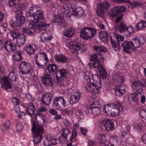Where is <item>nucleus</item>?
I'll list each match as a JSON object with an SVG mask.
<instances>
[{"label":"nucleus","mask_w":146,"mask_h":146,"mask_svg":"<svg viewBox=\"0 0 146 146\" xmlns=\"http://www.w3.org/2000/svg\"><path fill=\"white\" fill-rule=\"evenodd\" d=\"M28 19L34 23H40L31 27V28L35 32H39L46 29V23L43 17V13L41 10H37L34 13L33 15L28 17Z\"/></svg>","instance_id":"obj_1"},{"label":"nucleus","mask_w":146,"mask_h":146,"mask_svg":"<svg viewBox=\"0 0 146 146\" xmlns=\"http://www.w3.org/2000/svg\"><path fill=\"white\" fill-rule=\"evenodd\" d=\"M31 131L33 133L34 144L35 145H38L43 138L42 135L44 132L43 126L36 124L34 121L33 122Z\"/></svg>","instance_id":"obj_2"},{"label":"nucleus","mask_w":146,"mask_h":146,"mask_svg":"<svg viewBox=\"0 0 146 146\" xmlns=\"http://www.w3.org/2000/svg\"><path fill=\"white\" fill-rule=\"evenodd\" d=\"M92 78L93 82L87 84L85 86V88L87 91L94 95L99 93V90L101 86V80L100 76L97 74L93 75Z\"/></svg>","instance_id":"obj_3"},{"label":"nucleus","mask_w":146,"mask_h":146,"mask_svg":"<svg viewBox=\"0 0 146 146\" xmlns=\"http://www.w3.org/2000/svg\"><path fill=\"white\" fill-rule=\"evenodd\" d=\"M68 73V70L65 69L58 70L55 73L56 78L54 79V82L56 83L58 86L60 87L65 85L63 78H66Z\"/></svg>","instance_id":"obj_4"},{"label":"nucleus","mask_w":146,"mask_h":146,"mask_svg":"<svg viewBox=\"0 0 146 146\" xmlns=\"http://www.w3.org/2000/svg\"><path fill=\"white\" fill-rule=\"evenodd\" d=\"M25 4L20 5L15 7L13 11L16 13L15 19L21 26L25 22V18L23 15V11L25 9Z\"/></svg>","instance_id":"obj_5"},{"label":"nucleus","mask_w":146,"mask_h":146,"mask_svg":"<svg viewBox=\"0 0 146 146\" xmlns=\"http://www.w3.org/2000/svg\"><path fill=\"white\" fill-rule=\"evenodd\" d=\"M96 31L91 27H86L81 29L80 36L84 39H90L93 37Z\"/></svg>","instance_id":"obj_6"},{"label":"nucleus","mask_w":146,"mask_h":146,"mask_svg":"<svg viewBox=\"0 0 146 146\" xmlns=\"http://www.w3.org/2000/svg\"><path fill=\"white\" fill-rule=\"evenodd\" d=\"M119 32L123 33L126 37L131 36L134 31L132 27H127L126 25L123 22H121L118 27Z\"/></svg>","instance_id":"obj_7"},{"label":"nucleus","mask_w":146,"mask_h":146,"mask_svg":"<svg viewBox=\"0 0 146 146\" xmlns=\"http://www.w3.org/2000/svg\"><path fill=\"white\" fill-rule=\"evenodd\" d=\"M19 65V70L22 74L31 75L33 72V68L30 63L25 62H22Z\"/></svg>","instance_id":"obj_8"},{"label":"nucleus","mask_w":146,"mask_h":146,"mask_svg":"<svg viewBox=\"0 0 146 146\" xmlns=\"http://www.w3.org/2000/svg\"><path fill=\"white\" fill-rule=\"evenodd\" d=\"M62 12L61 14L62 15V16L65 17L68 19L74 13V9L71 4H65L63 5V8L62 9Z\"/></svg>","instance_id":"obj_9"},{"label":"nucleus","mask_w":146,"mask_h":146,"mask_svg":"<svg viewBox=\"0 0 146 146\" xmlns=\"http://www.w3.org/2000/svg\"><path fill=\"white\" fill-rule=\"evenodd\" d=\"M100 128L103 130L110 131L114 128L113 122L109 119H104L100 123Z\"/></svg>","instance_id":"obj_10"},{"label":"nucleus","mask_w":146,"mask_h":146,"mask_svg":"<svg viewBox=\"0 0 146 146\" xmlns=\"http://www.w3.org/2000/svg\"><path fill=\"white\" fill-rule=\"evenodd\" d=\"M113 106L112 109V116L118 115L120 112H123L125 109V107L119 102H116Z\"/></svg>","instance_id":"obj_11"},{"label":"nucleus","mask_w":146,"mask_h":146,"mask_svg":"<svg viewBox=\"0 0 146 146\" xmlns=\"http://www.w3.org/2000/svg\"><path fill=\"white\" fill-rule=\"evenodd\" d=\"M90 61L88 65L90 68H95L101 64L100 62L99 58L96 54H94L91 56Z\"/></svg>","instance_id":"obj_12"},{"label":"nucleus","mask_w":146,"mask_h":146,"mask_svg":"<svg viewBox=\"0 0 146 146\" xmlns=\"http://www.w3.org/2000/svg\"><path fill=\"white\" fill-rule=\"evenodd\" d=\"M41 79L42 83L45 86L48 87L53 86V82L52 80V76L50 74H45L43 76L41 77Z\"/></svg>","instance_id":"obj_13"},{"label":"nucleus","mask_w":146,"mask_h":146,"mask_svg":"<svg viewBox=\"0 0 146 146\" xmlns=\"http://www.w3.org/2000/svg\"><path fill=\"white\" fill-rule=\"evenodd\" d=\"M131 41L133 43V45L134 49L142 46L145 41L144 38L141 36L139 37H135Z\"/></svg>","instance_id":"obj_14"},{"label":"nucleus","mask_w":146,"mask_h":146,"mask_svg":"<svg viewBox=\"0 0 146 146\" xmlns=\"http://www.w3.org/2000/svg\"><path fill=\"white\" fill-rule=\"evenodd\" d=\"M53 98V94L47 92L43 94L41 99L42 103L46 105H48L51 102Z\"/></svg>","instance_id":"obj_15"},{"label":"nucleus","mask_w":146,"mask_h":146,"mask_svg":"<svg viewBox=\"0 0 146 146\" xmlns=\"http://www.w3.org/2000/svg\"><path fill=\"white\" fill-rule=\"evenodd\" d=\"M5 50L7 52H13L16 49V44L13 43L10 41L4 40V46Z\"/></svg>","instance_id":"obj_16"},{"label":"nucleus","mask_w":146,"mask_h":146,"mask_svg":"<svg viewBox=\"0 0 146 146\" xmlns=\"http://www.w3.org/2000/svg\"><path fill=\"white\" fill-rule=\"evenodd\" d=\"M126 9L123 6L118 7L117 6L111 9V16L112 17H116L118 15L122 14L121 13L125 11Z\"/></svg>","instance_id":"obj_17"},{"label":"nucleus","mask_w":146,"mask_h":146,"mask_svg":"<svg viewBox=\"0 0 146 146\" xmlns=\"http://www.w3.org/2000/svg\"><path fill=\"white\" fill-rule=\"evenodd\" d=\"M133 44L131 41H124L121 44V46L123 48V51L127 53H130L131 50H134Z\"/></svg>","instance_id":"obj_18"},{"label":"nucleus","mask_w":146,"mask_h":146,"mask_svg":"<svg viewBox=\"0 0 146 146\" xmlns=\"http://www.w3.org/2000/svg\"><path fill=\"white\" fill-rule=\"evenodd\" d=\"M61 135L59 138V140L60 141H65L66 140L68 135L70 133L69 129L67 128H63L60 131Z\"/></svg>","instance_id":"obj_19"},{"label":"nucleus","mask_w":146,"mask_h":146,"mask_svg":"<svg viewBox=\"0 0 146 146\" xmlns=\"http://www.w3.org/2000/svg\"><path fill=\"white\" fill-rule=\"evenodd\" d=\"M62 15L61 14L60 16L58 15L55 16L53 19V21L54 22H59L60 23V26L62 27H66L67 23L64 20V16H62Z\"/></svg>","instance_id":"obj_20"},{"label":"nucleus","mask_w":146,"mask_h":146,"mask_svg":"<svg viewBox=\"0 0 146 146\" xmlns=\"http://www.w3.org/2000/svg\"><path fill=\"white\" fill-rule=\"evenodd\" d=\"M81 97V93L80 92H74L70 98V102L71 104H73L78 102Z\"/></svg>","instance_id":"obj_21"},{"label":"nucleus","mask_w":146,"mask_h":146,"mask_svg":"<svg viewBox=\"0 0 146 146\" xmlns=\"http://www.w3.org/2000/svg\"><path fill=\"white\" fill-rule=\"evenodd\" d=\"M1 81L3 83V87L5 90L7 91L8 89H12V86L7 76L2 77Z\"/></svg>","instance_id":"obj_22"},{"label":"nucleus","mask_w":146,"mask_h":146,"mask_svg":"<svg viewBox=\"0 0 146 146\" xmlns=\"http://www.w3.org/2000/svg\"><path fill=\"white\" fill-rule=\"evenodd\" d=\"M126 87L123 85L118 86L116 87L115 91L117 95L119 96H123L125 92Z\"/></svg>","instance_id":"obj_23"},{"label":"nucleus","mask_w":146,"mask_h":146,"mask_svg":"<svg viewBox=\"0 0 146 146\" xmlns=\"http://www.w3.org/2000/svg\"><path fill=\"white\" fill-rule=\"evenodd\" d=\"M54 59L57 62L66 63L68 62V57L63 54H57L54 57Z\"/></svg>","instance_id":"obj_24"},{"label":"nucleus","mask_w":146,"mask_h":146,"mask_svg":"<svg viewBox=\"0 0 146 146\" xmlns=\"http://www.w3.org/2000/svg\"><path fill=\"white\" fill-rule=\"evenodd\" d=\"M112 79L113 81L117 83H121L124 80V77L119 72L115 73L112 76Z\"/></svg>","instance_id":"obj_25"},{"label":"nucleus","mask_w":146,"mask_h":146,"mask_svg":"<svg viewBox=\"0 0 146 146\" xmlns=\"http://www.w3.org/2000/svg\"><path fill=\"white\" fill-rule=\"evenodd\" d=\"M99 73V74L102 78L104 79L106 78L107 74V73L104 68L103 66L101 64L97 67Z\"/></svg>","instance_id":"obj_26"},{"label":"nucleus","mask_w":146,"mask_h":146,"mask_svg":"<svg viewBox=\"0 0 146 146\" xmlns=\"http://www.w3.org/2000/svg\"><path fill=\"white\" fill-rule=\"evenodd\" d=\"M60 103H62L64 106L66 105V102L63 96L57 97L53 100V104L54 106H58Z\"/></svg>","instance_id":"obj_27"},{"label":"nucleus","mask_w":146,"mask_h":146,"mask_svg":"<svg viewBox=\"0 0 146 146\" xmlns=\"http://www.w3.org/2000/svg\"><path fill=\"white\" fill-rule=\"evenodd\" d=\"M114 107L113 104H107L104 108L106 114L109 116H112V109Z\"/></svg>","instance_id":"obj_28"},{"label":"nucleus","mask_w":146,"mask_h":146,"mask_svg":"<svg viewBox=\"0 0 146 146\" xmlns=\"http://www.w3.org/2000/svg\"><path fill=\"white\" fill-rule=\"evenodd\" d=\"M46 70L50 74H53L55 73L58 70L56 65L55 64H50L47 66Z\"/></svg>","instance_id":"obj_29"},{"label":"nucleus","mask_w":146,"mask_h":146,"mask_svg":"<svg viewBox=\"0 0 146 146\" xmlns=\"http://www.w3.org/2000/svg\"><path fill=\"white\" fill-rule=\"evenodd\" d=\"M8 78L11 82H12V84L15 86H19V83L17 80V78H16L15 74L12 73H9V74Z\"/></svg>","instance_id":"obj_30"},{"label":"nucleus","mask_w":146,"mask_h":146,"mask_svg":"<svg viewBox=\"0 0 146 146\" xmlns=\"http://www.w3.org/2000/svg\"><path fill=\"white\" fill-rule=\"evenodd\" d=\"M36 64L37 65L38 67L40 68H43L46 66L47 62L48 61V59H44L43 58L40 59L39 61H38L37 59L35 60Z\"/></svg>","instance_id":"obj_31"},{"label":"nucleus","mask_w":146,"mask_h":146,"mask_svg":"<svg viewBox=\"0 0 146 146\" xmlns=\"http://www.w3.org/2000/svg\"><path fill=\"white\" fill-rule=\"evenodd\" d=\"M26 39V36L22 33L20 34L17 39V43L18 42L19 45H23L25 43Z\"/></svg>","instance_id":"obj_32"},{"label":"nucleus","mask_w":146,"mask_h":146,"mask_svg":"<svg viewBox=\"0 0 146 146\" xmlns=\"http://www.w3.org/2000/svg\"><path fill=\"white\" fill-rule=\"evenodd\" d=\"M35 108L33 105H29L26 108V113L27 115L31 116L35 113Z\"/></svg>","instance_id":"obj_33"},{"label":"nucleus","mask_w":146,"mask_h":146,"mask_svg":"<svg viewBox=\"0 0 146 146\" xmlns=\"http://www.w3.org/2000/svg\"><path fill=\"white\" fill-rule=\"evenodd\" d=\"M100 39L104 42L108 41L109 35L108 33L105 31H102L100 32L99 35Z\"/></svg>","instance_id":"obj_34"},{"label":"nucleus","mask_w":146,"mask_h":146,"mask_svg":"<svg viewBox=\"0 0 146 146\" xmlns=\"http://www.w3.org/2000/svg\"><path fill=\"white\" fill-rule=\"evenodd\" d=\"M77 133V129L76 128L74 129L72 131V135L70 139V143L67 144V146H72V142L75 141Z\"/></svg>","instance_id":"obj_35"},{"label":"nucleus","mask_w":146,"mask_h":146,"mask_svg":"<svg viewBox=\"0 0 146 146\" xmlns=\"http://www.w3.org/2000/svg\"><path fill=\"white\" fill-rule=\"evenodd\" d=\"M88 110L89 113L94 115H98L101 112V108L90 107Z\"/></svg>","instance_id":"obj_36"},{"label":"nucleus","mask_w":146,"mask_h":146,"mask_svg":"<svg viewBox=\"0 0 146 146\" xmlns=\"http://www.w3.org/2000/svg\"><path fill=\"white\" fill-rule=\"evenodd\" d=\"M84 12V10L81 7L77 8L76 10H74V13L72 15L76 16L77 17L79 18L83 16Z\"/></svg>","instance_id":"obj_37"},{"label":"nucleus","mask_w":146,"mask_h":146,"mask_svg":"<svg viewBox=\"0 0 146 146\" xmlns=\"http://www.w3.org/2000/svg\"><path fill=\"white\" fill-rule=\"evenodd\" d=\"M110 41L111 43V45L115 51H118L120 47V43L119 42H117L113 40V39L112 38L111 36H110Z\"/></svg>","instance_id":"obj_38"},{"label":"nucleus","mask_w":146,"mask_h":146,"mask_svg":"<svg viewBox=\"0 0 146 146\" xmlns=\"http://www.w3.org/2000/svg\"><path fill=\"white\" fill-rule=\"evenodd\" d=\"M72 49H71V51L73 53L76 54L78 53V52L80 48L79 44L75 42H74V44L72 47Z\"/></svg>","instance_id":"obj_39"},{"label":"nucleus","mask_w":146,"mask_h":146,"mask_svg":"<svg viewBox=\"0 0 146 146\" xmlns=\"http://www.w3.org/2000/svg\"><path fill=\"white\" fill-rule=\"evenodd\" d=\"M113 40L117 42H119L120 43V41H123L124 40V37L120 35L115 34L113 35Z\"/></svg>","instance_id":"obj_40"},{"label":"nucleus","mask_w":146,"mask_h":146,"mask_svg":"<svg viewBox=\"0 0 146 146\" xmlns=\"http://www.w3.org/2000/svg\"><path fill=\"white\" fill-rule=\"evenodd\" d=\"M14 59L17 61H20L22 59L21 53V51L17 50L13 54Z\"/></svg>","instance_id":"obj_41"},{"label":"nucleus","mask_w":146,"mask_h":146,"mask_svg":"<svg viewBox=\"0 0 146 146\" xmlns=\"http://www.w3.org/2000/svg\"><path fill=\"white\" fill-rule=\"evenodd\" d=\"M110 142L111 146H118L117 139L115 136H113L111 137Z\"/></svg>","instance_id":"obj_42"},{"label":"nucleus","mask_w":146,"mask_h":146,"mask_svg":"<svg viewBox=\"0 0 146 146\" xmlns=\"http://www.w3.org/2000/svg\"><path fill=\"white\" fill-rule=\"evenodd\" d=\"M74 33V30L72 29H71L67 30L66 32H64V36L69 38L72 36Z\"/></svg>","instance_id":"obj_43"},{"label":"nucleus","mask_w":146,"mask_h":146,"mask_svg":"<svg viewBox=\"0 0 146 146\" xmlns=\"http://www.w3.org/2000/svg\"><path fill=\"white\" fill-rule=\"evenodd\" d=\"M146 27V22L142 21L139 22L136 25V28L137 30L143 29Z\"/></svg>","instance_id":"obj_44"},{"label":"nucleus","mask_w":146,"mask_h":146,"mask_svg":"<svg viewBox=\"0 0 146 146\" xmlns=\"http://www.w3.org/2000/svg\"><path fill=\"white\" fill-rule=\"evenodd\" d=\"M10 126V122L7 120L2 125V129L4 131L7 132L9 129Z\"/></svg>","instance_id":"obj_45"},{"label":"nucleus","mask_w":146,"mask_h":146,"mask_svg":"<svg viewBox=\"0 0 146 146\" xmlns=\"http://www.w3.org/2000/svg\"><path fill=\"white\" fill-rule=\"evenodd\" d=\"M142 84L141 81L139 80L135 81L132 83L131 86L132 88L134 89L136 88L142 87Z\"/></svg>","instance_id":"obj_46"},{"label":"nucleus","mask_w":146,"mask_h":146,"mask_svg":"<svg viewBox=\"0 0 146 146\" xmlns=\"http://www.w3.org/2000/svg\"><path fill=\"white\" fill-rule=\"evenodd\" d=\"M24 50L29 54H33L35 51V49L33 48L32 46L31 45H29L25 48Z\"/></svg>","instance_id":"obj_47"},{"label":"nucleus","mask_w":146,"mask_h":146,"mask_svg":"<svg viewBox=\"0 0 146 146\" xmlns=\"http://www.w3.org/2000/svg\"><path fill=\"white\" fill-rule=\"evenodd\" d=\"M35 25H32V27ZM31 26L30 28H24L22 29V31L23 33H25L29 35H32L33 34L32 31H35L33 29L31 28Z\"/></svg>","instance_id":"obj_48"},{"label":"nucleus","mask_w":146,"mask_h":146,"mask_svg":"<svg viewBox=\"0 0 146 146\" xmlns=\"http://www.w3.org/2000/svg\"><path fill=\"white\" fill-rule=\"evenodd\" d=\"M99 6L101 7L103 9L106 11L110 6V4L108 2H104L103 3L100 4Z\"/></svg>","instance_id":"obj_49"},{"label":"nucleus","mask_w":146,"mask_h":146,"mask_svg":"<svg viewBox=\"0 0 146 146\" xmlns=\"http://www.w3.org/2000/svg\"><path fill=\"white\" fill-rule=\"evenodd\" d=\"M105 11H106L103 9L101 7H100L98 6L97 11V13L99 16L103 17L105 14Z\"/></svg>","instance_id":"obj_50"},{"label":"nucleus","mask_w":146,"mask_h":146,"mask_svg":"<svg viewBox=\"0 0 146 146\" xmlns=\"http://www.w3.org/2000/svg\"><path fill=\"white\" fill-rule=\"evenodd\" d=\"M94 49L97 52H100L103 51L105 52L107 50V48L103 46H94Z\"/></svg>","instance_id":"obj_51"},{"label":"nucleus","mask_w":146,"mask_h":146,"mask_svg":"<svg viewBox=\"0 0 146 146\" xmlns=\"http://www.w3.org/2000/svg\"><path fill=\"white\" fill-rule=\"evenodd\" d=\"M36 11V9L35 7H30L29 12L27 13L26 14L28 18V17H30L33 16L35 13L34 12Z\"/></svg>","instance_id":"obj_52"},{"label":"nucleus","mask_w":146,"mask_h":146,"mask_svg":"<svg viewBox=\"0 0 146 146\" xmlns=\"http://www.w3.org/2000/svg\"><path fill=\"white\" fill-rule=\"evenodd\" d=\"M19 2V0H10L9 1V3L10 6L13 7L14 9L15 7H18V6H15L16 5L18 4Z\"/></svg>","instance_id":"obj_53"},{"label":"nucleus","mask_w":146,"mask_h":146,"mask_svg":"<svg viewBox=\"0 0 146 146\" xmlns=\"http://www.w3.org/2000/svg\"><path fill=\"white\" fill-rule=\"evenodd\" d=\"M20 34L17 30H12L11 32V36L14 39H17Z\"/></svg>","instance_id":"obj_54"},{"label":"nucleus","mask_w":146,"mask_h":146,"mask_svg":"<svg viewBox=\"0 0 146 146\" xmlns=\"http://www.w3.org/2000/svg\"><path fill=\"white\" fill-rule=\"evenodd\" d=\"M101 104L99 101H96L91 104V107L101 108Z\"/></svg>","instance_id":"obj_55"},{"label":"nucleus","mask_w":146,"mask_h":146,"mask_svg":"<svg viewBox=\"0 0 146 146\" xmlns=\"http://www.w3.org/2000/svg\"><path fill=\"white\" fill-rule=\"evenodd\" d=\"M140 117L146 120V111L145 110H141L139 111Z\"/></svg>","instance_id":"obj_56"},{"label":"nucleus","mask_w":146,"mask_h":146,"mask_svg":"<svg viewBox=\"0 0 146 146\" xmlns=\"http://www.w3.org/2000/svg\"><path fill=\"white\" fill-rule=\"evenodd\" d=\"M10 26L11 27L13 28L18 27H21L17 21H14L13 23H11L10 24Z\"/></svg>","instance_id":"obj_57"},{"label":"nucleus","mask_w":146,"mask_h":146,"mask_svg":"<svg viewBox=\"0 0 146 146\" xmlns=\"http://www.w3.org/2000/svg\"><path fill=\"white\" fill-rule=\"evenodd\" d=\"M50 137L46 138L44 140L43 144L45 146H50L51 144L50 142Z\"/></svg>","instance_id":"obj_58"},{"label":"nucleus","mask_w":146,"mask_h":146,"mask_svg":"<svg viewBox=\"0 0 146 146\" xmlns=\"http://www.w3.org/2000/svg\"><path fill=\"white\" fill-rule=\"evenodd\" d=\"M75 41H71L70 40H67L66 41V45L68 47H71L72 48V45L74 44V42Z\"/></svg>","instance_id":"obj_59"},{"label":"nucleus","mask_w":146,"mask_h":146,"mask_svg":"<svg viewBox=\"0 0 146 146\" xmlns=\"http://www.w3.org/2000/svg\"><path fill=\"white\" fill-rule=\"evenodd\" d=\"M106 135L104 134H101L99 135L98 138L103 142H105L107 141V139H106Z\"/></svg>","instance_id":"obj_60"},{"label":"nucleus","mask_w":146,"mask_h":146,"mask_svg":"<svg viewBox=\"0 0 146 146\" xmlns=\"http://www.w3.org/2000/svg\"><path fill=\"white\" fill-rule=\"evenodd\" d=\"M45 29L44 31H41L40 32H42V33L40 35V41L41 42H44V39H45V35L44 33L45 30H46ZM40 33V32H39Z\"/></svg>","instance_id":"obj_61"},{"label":"nucleus","mask_w":146,"mask_h":146,"mask_svg":"<svg viewBox=\"0 0 146 146\" xmlns=\"http://www.w3.org/2000/svg\"><path fill=\"white\" fill-rule=\"evenodd\" d=\"M123 16V14H121L120 15L116 16V18L115 20L116 23H118L122 19Z\"/></svg>","instance_id":"obj_62"},{"label":"nucleus","mask_w":146,"mask_h":146,"mask_svg":"<svg viewBox=\"0 0 146 146\" xmlns=\"http://www.w3.org/2000/svg\"><path fill=\"white\" fill-rule=\"evenodd\" d=\"M64 112L65 113L69 115H72V110L68 109H66L64 110Z\"/></svg>","instance_id":"obj_63"},{"label":"nucleus","mask_w":146,"mask_h":146,"mask_svg":"<svg viewBox=\"0 0 146 146\" xmlns=\"http://www.w3.org/2000/svg\"><path fill=\"white\" fill-rule=\"evenodd\" d=\"M130 96L131 100L135 102L137 101L139 99L138 96L135 94L131 95Z\"/></svg>","instance_id":"obj_64"}]
</instances>
